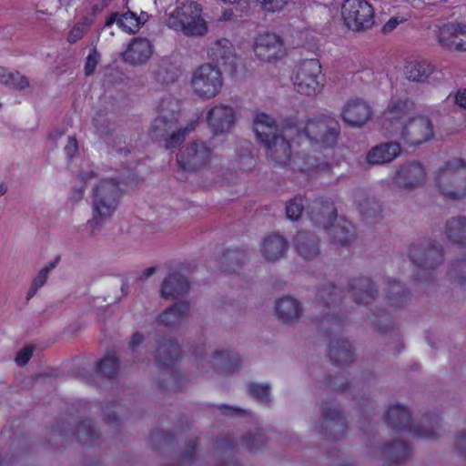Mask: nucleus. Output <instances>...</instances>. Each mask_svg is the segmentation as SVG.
Wrapping results in <instances>:
<instances>
[{
  "label": "nucleus",
  "instance_id": "obj_22",
  "mask_svg": "<svg viewBox=\"0 0 466 466\" xmlns=\"http://www.w3.org/2000/svg\"><path fill=\"white\" fill-rule=\"evenodd\" d=\"M426 177V171L420 162H410L401 166L394 175V182L402 188L420 187Z\"/></svg>",
  "mask_w": 466,
  "mask_h": 466
},
{
  "label": "nucleus",
  "instance_id": "obj_16",
  "mask_svg": "<svg viewBox=\"0 0 466 466\" xmlns=\"http://www.w3.org/2000/svg\"><path fill=\"white\" fill-rule=\"evenodd\" d=\"M322 423L320 433L323 440H339L348 429L347 420L335 400L329 398L321 408Z\"/></svg>",
  "mask_w": 466,
  "mask_h": 466
},
{
  "label": "nucleus",
  "instance_id": "obj_41",
  "mask_svg": "<svg viewBox=\"0 0 466 466\" xmlns=\"http://www.w3.org/2000/svg\"><path fill=\"white\" fill-rule=\"evenodd\" d=\"M120 368V361L113 354H108L97 365L96 372L104 378L112 380L116 377Z\"/></svg>",
  "mask_w": 466,
  "mask_h": 466
},
{
  "label": "nucleus",
  "instance_id": "obj_36",
  "mask_svg": "<svg viewBox=\"0 0 466 466\" xmlns=\"http://www.w3.org/2000/svg\"><path fill=\"white\" fill-rule=\"evenodd\" d=\"M445 234L447 238L460 248H466V218H451L446 222Z\"/></svg>",
  "mask_w": 466,
  "mask_h": 466
},
{
  "label": "nucleus",
  "instance_id": "obj_49",
  "mask_svg": "<svg viewBox=\"0 0 466 466\" xmlns=\"http://www.w3.org/2000/svg\"><path fill=\"white\" fill-rule=\"evenodd\" d=\"M260 8L266 13H276L284 9L289 0H256Z\"/></svg>",
  "mask_w": 466,
  "mask_h": 466
},
{
  "label": "nucleus",
  "instance_id": "obj_23",
  "mask_svg": "<svg viewBox=\"0 0 466 466\" xmlns=\"http://www.w3.org/2000/svg\"><path fill=\"white\" fill-rule=\"evenodd\" d=\"M173 99L168 97L162 99L157 107V116L151 126L149 136L152 139L158 140L166 137V135L173 129L178 121L177 114L172 110L168 115H164V106H169L173 104Z\"/></svg>",
  "mask_w": 466,
  "mask_h": 466
},
{
  "label": "nucleus",
  "instance_id": "obj_53",
  "mask_svg": "<svg viewBox=\"0 0 466 466\" xmlns=\"http://www.w3.org/2000/svg\"><path fill=\"white\" fill-rule=\"evenodd\" d=\"M64 150L69 159L78 152V144L76 137H69L67 145L65 147Z\"/></svg>",
  "mask_w": 466,
  "mask_h": 466
},
{
  "label": "nucleus",
  "instance_id": "obj_20",
  "mask_svg": "<svg viewBox=\"0 0 466 466\" xmlns=\"http://www.w3.org/2000/svg\"><path fill=\"white\" fill-rule=\"evenodd\" d=\"M234 109L224 104L213 106L207 114V122L214 135L227 133L235 123Z\"/></svg>",
  "mask_w": 466,
  "mask_h": 466
},
{
  "label": "nucleus",
  "instance_id": "obj_2",
  "mask_svg": "<svg viewBox=\"0 0 466 466\" xmlns=\"http://www.w3.org/2000/svg\"><path fill=\"white\" fill-rule=\"evenodd\" d=\"M304 198L300 195L294 197L286 205V215L290 220H298L304 209L310 221L324 230H330V241L333 245L349 247L354 240L355 229L350 221L345 218H338L337 208L333 200L328 198H319L305 207Z\"/></svg>",
  "mask_w": 466,
  "mask_h": 466
},
{
  "label": "nucleus",
  "instance_id": "obj_13",
  "mask_svg": "<svg viewBox=\"0 0 466 466\" xmlns=\"http://www.w3.org/2000/svg\"><path fill=\"white\" fill-rule=\"evenodd\" d=\"M345 25L354 32H364L374 25V8L366 0H345L341 6Z\"/></svg>",
  "mask_w": 466,
  "mask_h": 466
},
{
  "label": "nucleus",
  "instance_id": "obj_7",
  "mask_svg": "<svg viewBox=\"0 0 466 466\" xmlns=\"http://www.w3.org/2000/svg\"><path fill=\"white\" fill-rule=\"evenodd\" d=\"M122 196L123 190L118 177L100 180L93 189V218L89 220V228H92V231L113 216L120 204Z\"/></svg>",
  "mask_w": 466,
  "mask_h": 466
},
{
  "label": "nucleus",
  "instance_id": "obj_30",
  "mask_svg": "<svg viewBox=\"0 0 466 466\" xmlns=\"http://www.w3.org/2000/svg\"><path fill=\"white\" fill-rule=\"evenodd\" d=\"M294 245L299 255L305 260H310L319 253V240L310 232H299L294 238Z\"/></svg>",
  "mask_w": 466,
  "mask_h": 466
},
{
  "label": "nucleus",
  "instance_id": "obj_60",
  "mask_svg": "<svg viewBox=\"0 0 466 466\" xmlns=\"http://www.w3.org/2000/svg\"><path fill=\"white\" fill-rule=\"evenodd\" d=\"M399 25V21L395 17H391L382 27L383 33H389L395 29Z\"/></svg>",
  "mask_w": 466,
  "mask_h": 466
},
{
  "label": "nucleus",
  "instance_id": "obj_21",
  "mask_svg": "<svg viewBox=\"0 0 466 466\" xmlns=\"http://www.w3.org/2000/svg\"><path fill=\"white\" fill-rule=\"evenodd\" d=\"M371 116V107L360 98L350 99L341 111L342 120L350 127L363 126Z\"/></svg>",
  "mask_w": 466,
  "mask_h": 466
},
{
  "label": "nucleus",
  "instance_id": "obj_56",
  "mask_svg": "<svg viewBox=\"0 0 466 466\" xmlns=\"http://www.w3.org/2000/svg\"><path fill=\"white\" fill-rule=\"evenodd\" d=\"M144 341V336L140 332H135L129 341V348L134 350Z\"/></svg>",
  "mask_w": 466,
  "mask_h": 466
},
{
  "label": "nucleus",
  "instance_id": "obj_11",
  "mask_svg": "<svg viewBox=\"0 0 466 466\" xmlns=\"http://www.w3.org/2000/svg\"><path fill=\"white\" fill-rule=\"evenodd\" d=\"M409 258L417 268L416 279L428 281L432 271L443 261L444 253L435 241L423 239L410 245Z\"/></svg>",
  "mask_w": 466,
  "mask_h": 466
},
{
  "label": "nucleus",
  "instance_id": "obj_10",
  "mask_svg": "<svg viewBox=\"0 0 466 466\" xmlns=\"http://www.w3.org/2000/svg\"><path fill=\"white\" fill-rule=\"evenodd\" d=\"M291 81L294 90L299 95L314 96L319 94L325 86L319 60L310 58L299 62L293 70Z\"/></svg>",
  "mask_w": 466,
  "mask_h": 466
},
{
  "label": "nucleus",
  "instance_id": "obj_5",
  "mask_svg": "<svg viewBox=\"0 0 466 466\" xmlns=\"http://www.w3.org/2000/svg\"><path fill=\"white\" fill-rule=\"evenodd\" d=\"M253 128L260 144L266 148V156L274 164L286 167L291 162V145L285 135L279 134V127L269 115H256Z\"/></svg>",
  "mask_w": 466,
  "mask_h": 466
},
{
  "label": "nucleus",
  "instance_id": "obj_48",
  "mask_svg": "<svg viewBox=\"0 0 466 466\" xmlns=\"http://www.w3.org/2000/svg\"><path fill=\"white\" fill-rule=\"evenodd\" d=\"M116 402H106L103 406L104 420L109 426L116 425L121 421V418L118 416V410H116Z\"/></svg>",
  "mask_w": 466,
  "mask_h": 466
},
{
  "label": "nucleus",
  "instance_id": "obj_8",
  "mask_svg": "<svg viewBox=\"0 0 466 466\" xmlns=\"http://www.w3.org/2000/svg\"><path fill=\"white\" fill-rule=\"evenodd\" d=\"M435 185L447 199L458 200L466 197V162L461 158L446 161L436 171Z\"/></svg>",
  "mask_w": 466,
  "mask_h": 466
},
{
  "label": "nucleus",
  "instance_id": "obj_34",
  "mask_svg": "<svg viewBox=\"0 0 466 466\" xmlns=\"http://www.w3.org/2000/svg\"><path fill=\"white\" fill-rule=\"evenodd\" d=\"M288 248V241L281 236L271 234L261 244V252L265 259L276 261L282 258Z\"/></svg>",
  "mask_w": 466,
  "mask_h": 466
},
{
  "label": "nucleus",
  "instance_id": "obj_28",
  "mask_svg": "<svg viewBox=\"0 0 466 466\" xmlns=\"http://www.w3.org/2000/svg\"><path fill=\"white\" fill-rule=\"evenodd\" d=\"M353 198L360 214L364 219L382 218L381 205L376 199L370 198L365 189H356L353 192Z\"/></svg>",
  "mask_w": 466,
  "mask_h": 466
},
{
  "label": "nucleus",
  "instance_id": "obj_50",
  "mask_svg": "<svg viewBox=\"0 0 466 466\" xmlns=\"http://www.w3.org/2000/svg\"><path fill=\"white\" fill-rule=\"evenodd\" d=\"M87 30V18L83 17L80 23H77L73 26L70 30L67 41L70 43H76L77 40L81 39Z\"/></svg>",
  "mask_w": 466,
  "mask_h": 466
},
{
  "label": "nucleus",
  "instance_id": "obj_52",
  "mask_svg": "<svg viewBox=\"0 0 466 466\" xmlns=\"http://www.w3.org/2000/svg\"><path fill=\"white\" fill-rule=\"evenodd\" d=\"M34 352L33 346L25 347L15 357V362L18 366H25L32 358Z\"/></svg>",
  "mask_w": 466,
  "mask_h": 466
},
{
  "label": "nucleus",
  "instance_id": "obj_54",
  "mask_svg": "<svg viewBox=\"0 0 466 466\" xmlns=\"http://www.w3.org/2000/svg\"><path fill=\"white\" fill-rule=\"evenodd\" d=\"M454 101L457 106L466 109V88L458 89L455 96Z\"/></svg>",
  "mask_w": 466,
  "mask_h": 466
},
{
  "label": "nucleus",
  "instance_id": "obj_1",
  "mask_svg": "<svg viewBox=\"0 0 466 466\" xmlns=\"http://www.w3.org/2000/svg\"><path fill=\"white\" fill-rule=\"evenodd\" d=\"M345 292L353 299L356 304L370 307L375 317L373 322L383 335L394 330L390 312L404 308L410 299V291L400 282L389 279L384 298L385 309H372L371 306L376 300L378 290L374 288L371 279L360 277L350 282L347 290L339 289L333 283L324 285L318 291V303L328 309H336L341 305Z\"/></svg>",
  "mask_w": 466,
  "mask_h": 466
},
{
  "label": "nucleus",
  "instance_id": "obj_3",
  "mask_svg": "<svg viewBox=\"0 0 466 466\" xmlns=\"http://www.w3.org/2000/svg\"><path fill=\"white\" fill-rule=\"evenodd\" d=\"M413 107L409 98L391 99L383 112V127L390 135L399 134L404 143L419 146L433 137L432 123L427 116H416L404 123L403 119Z\"/></svg>",
  "mask_w": 466,
  "mask_h": 466
},
{
  "label": "nucleus",
  "instance_id": "obj_55",
  "mask_svg": "<svg viewBox=\"0 0 466 466\" xmlns=\"http://www.w3.org/2000/svg\"><path fill=\"white\" fill-rule=\"evenodd\" d=\"M218 410L224 415H235V414L238 415V414H242L245 412L241 409L234 408V407L228 406V405H220L218 407Z\"/></svg>",
  "mask_w": 466,
  "mask_h": 466
},
{
  "label": "nucleus",
  "instance_id": "obj_6",
  "mask_svg": "<svg viewBox=\"0 0 466 466\" xmlns=\"http://www.w3.org/2000/svg\"><path fill=\"white\" fill-rule=\"evenodd\" d=\"M384 420L389 428L396 431H408L420 439L433 440L441 436L437 432L441 428L442 421L439 414L427 413L422 417L423 425L416 424L412 421L409 410L399 403L389 407Z\"/></svg>",
  "mask_w": 466,
  "mask_h": 466
},
{
  "label": "nucleus",
  "instance_id": "obj_40",
  "mask_svg": "<svg viewBox=\"0 0 466 466\" xmlns=\"http://www.w3.org/2000/svg\"><path fill=\"white\" fill-rule=\"evenodd\" d=\"M0 83L15 89H24L28 86V79L19 72H9L6 68L0 66Z\"/></svg>",
  "mask_w": 466,
  "mask_h": 466
},
{
  "label": "nucleus",
  "instance_id": "obj_31",
  "mask_svg": "<svg viewBox=\"0 0 466 466\" xmlns=\"http://www.w3.org/2000/svg\"><path fill=\"white\" fill-rule=\"evenodd\" d=\"M115 23L119 28L128 34L137 33L141 25H144L142 17H138L136 13L130 10L120 15L118 13H111L106 20L105 26H111Z\"/></svg>",
  "mask_w": 466,
  "mask_h": 466
},
{
  "label": "nucleus",
  "instance_id": "obj_35",
  "mask_svg": "<svg viewBox=\"0 0 466 466\" xmlns=\"http://www.w3.org/2000/svg\"><path fill=\"white\" fill-rule=\"evenodd\" d=\"M275 312L283 323H289L299 317L300 303L290 296L283 297L276 301Z\"/></svg>",
  "mask_w": 466,
  "mask_h": 466
},
{
  "label": "nucleus",
  "instance_id": "obj_59",
  "mask_svg": "<svg viewBox=\"0 0 466 466\" xmlns=\"http://www.w3.org/2000/svg\"><path fill=\"white\" fill-rule=\"evenodd\" d=\"M325 167H327V169L330 168V167L329 165H326V164L325 165H320V164L313 165V164H311V167H309V165H305L303 167H300L299 169L303 173H308V172L312 171L314 168L322 171V170L325 169Z\"/></svg>",
  "mask_w": 466,
  "mask_h": 466
},
{
  "label": "nucleus",
  "instance_id": "obj_25",
  "mask_svg": "<svg viewBox=\"0 0 466 466\" xmlns=\"http://www.w3.org/2000/svg\"><path fill=\"white\" fill-rule=\"evenodd\" d=\"M153 53L151 42L143 37H135L123 52L122 58L132 66L146 63Z\"/></svg>",
  "mask_w": 466,
  "mask_h": 466
},
{
  "label": "nucleus",
  "instance_id": "obj_18",
  "mask_svg": "<svg viewBox=\"0 0 466 466\" xmlns=\"http://www.w3.org/2000/svg\"><path fill=\"white\" fill-rule=\"evenodd\" d=\"M209 58L224 71L233 76L238 69V56L234 53V46L227 38L217 40L208 50Z\"/></svg>",
  "mask_w": 466,
  "mask_h": 466
},
{
  "label": "nucleus",
  "instance_id": "obj_24",
  "mask_svg": "<svg viewBox=\"0 0 466 466\" xmlns=\"http://www.w3.org/2000/svg\"><path fill=\"white\" fill-rule=\"evenodd\" d=\"M439 42L445 48L466 51V25L452 23L443 25L440 30Z\"/></svg>",
  "mask_w": 466,
  "mask_h": 466
},
{
  "label": "nucleus",
  "instance_id": "obj_62",
  "mask_svg": "<svg viewBox=\"0 0 466 466\" xmlns=\"http://www.w3.org/2000/svg\"><path fill=\"white\" fill-rule=\"evenodd\" d=\"M156 271V268L155 267H149L147 268H146L142 275L140 276L139 279H147L148 277H150L151 275H153Z\"/></svg>",
  "mask_w": 466,
  "mask_h": 466
},
{
  "label": "nucleus",
  "instance_id": "obj_47",
  "mask_svg": "<svg viewBox=\"0 0 466 466\" xmlns=\"http://www.w3.org/2000/svg\"><path fill=\"white\" fill-rule=\"evenodd\" d=\"M325 388H331L334 391L339 392H347L350 389L357 388V385L351 384L346 377L344 376H336V377H328L325 381Z\"/></svg>",
  "mask_w": 466,
  "mask_h": 466
},
{
  "label": "nucleus",
  "instance_id": "obj_61",
  "mask_svg": "<svg viewBox=\"0 0 466 466\" xmlns=\"http://www.w3.org/2000/svg\"><path fill=\"white\" fill-rule=\"evenodd\" d=\"M204 352H205V345L197 346L193 350V355H195V357L198 360H202L203 359Z\"/></svg>",
  "mask_w": 466,
  "mask_h": 466
},
{
  "label": "nucleus",
  "instance_id": "obj_17",
  "mask_svg": "<svg viewBox=\"0 0 466 466\" xmlns=\"http://www.w3.org/2000/svg\"><path fill=\"white\" fill-rule=\"evenodd\" d=\"M212 152L203 142H192L180 149L177 156L178 168L192 173L207 167L211 160Z\"/></svg>",
  "mask_w": 466,
  "mask_h": 466
},
{
  "label": "nucleus",
  "instance_id": "obj_12",
  "mask_svg": "<svg viewBox=\"0 0 466 466\" xmlns=\"http://www.w3.org/2000/svg\"><path fill=\"white\" fill-rule=\"evenodd\" d=\"M324 319L335 326L328 327L325 333L329 339V357L336 367L348 366L355 360L351 343L339 336V328L345 323V316L339 313L326 314Z\"/></svg>",
  "mask_w": 466,
  "mask_h": 466
},
{
  "label": "nucleus",
  "instance_id": "obj_27",
  "mask_svg": "<svg viewBox=\"0 0 466 466\" xmlns=\"http://www.w3.org/2000/svg\"><path fill=\"white\" fill-rule=\"evenodd\" d=\"M238 353L229 350H216L212 356V369L218 374L228 375L241 369Z\"/></svg>",
  "mask_w": 466,
  "mask_h": 466
},
{
  "label": "nucleus",
  "instance_id": "obj_51",
  "mask_svg": "<svg viewBox=\"0 0 466 466\" xmlns=\"http://www.w3.org/2000/svg\"><path fill=\"white\" fill-rule=\"evenodd\" d=\"M198 443V441L197 438L192 439L188 441L187 448L181 456V465L185 463L191 464L194 461Z\"/></svg>",
  "mask_w": 466,
  "mask_h": 466
},
{
  "label": "nucleus",
  "instance_id": "obj_45",
  "mask_svg": "<svg viewBox=\"0 0 466 466\" xmlns=\"http://www.w3.org/2000/svg\"><path fill=\"white\" fill-rule=\"evenodd\" d=\"M248 393L259 403L268 404L271 400L270 387L268 384L249 383L248 385Z\"/></svg>",
  "mask_w": 466,
  "mask_h": 466
},
{
  "label": "nucleus",
  "instance_id": "obj_39",
  "mask_svg": "<svg viewBox=\"0 0 466 466\" xmlns=\"http://www.w3.org/2000/svg\"><path fill=\"white\" fill-rule=\"evenodd\" d=\"M214 447L227 458L225 463H220L217 466H241L238 461H234L232 458L238 447V442L235 438H217L214 442Z\"/></svg>",
  "mask_w": 466,
  "mask_h": 466
},
{
  "label": "nucleus",
  "instance_id": "obj_58",
  "mask_svg": "<svg viewBox=\"0 0 466 466\" xmlns=\"http://www.w3.org/2000/svg\"><path fill=\"white\" fill-rule=\"evenodd\" d=\"M456 447L460 451L466 453V431H463L457 436Z\"/></svg>",
  "mask_w": 466,
  "mask_h": 466
},
{
  "label": "nucleus",
  "instance_id": "obj_42",
  "mask_svg": "<svg viewBox=\"0 0 466 466\" xmlns=\"http://www.w3.org/2000/svg\"><path fill=\"white\" fill-rule=\"evenodd\" d=\"M198 120H191L184 128H179L165 138V147L167 149H175L178 147L185 140L186 135L194 131L197 127Z\"/></svg>",
  "mask_w": 466,
  "mask_h": 466
},
{
  "label": "nucleus",
  "instance_id": "obj_14",
  "mask_svg": "<svg viewBox=\"0 0 466 466\" xmlns=\"http://www.w3.org/2000/svg\"><path fill=\"white\" fill-rule=\"evenodd\" d=\"M158 347L156 350L155 358L159 367L170 374L172 380L171 389L174 391H181L184 390V376L174 370V365L181 357V350L174 339L159 337L157 339Z\"/></svg>",
  "mask_w": 466,
  "mask_h": 466
},
{
  "label": "nucleus",
  "instance_id": "obj_32",
  "mask_svg": "<svg viewBox=\"0 0 466 466\" xmlns=\"http://www.w3.org/2000/svg\"><path fill=\"white\" fill-rule=\"evenodd\" d=\"M381 451L387 455V466H400L410 453V447L401 440H394L382 445Z\"/></svg>",
  "mask_w": 466,
  "mask_h": 466
},
{
  "label": "nucleus",
  "instance_id": "obj_64",
  "mask_svg": "<svg viewBox=\"0 0 466 466\" xmlns=\"http://www.w3.org/2000/svg\"><path fill=\"white\" fill-rule=\"evenodd\" d=\"M74 193L76 195L77 200L82 199L85 194V187H81L79 189L74 188Z\"/></svg>",
  "mask_w": 466,
  "mask_h": 466
},
{
  "label": "nucleus",
  "instance_id": "obj_4",
  "mask_svg": "<svg viewBox=\"0 0 466 466\" xmlns=\"http://www.w3.org/2000/svg\"><path fill=\"white\" fill-rule=\"evenodd\" d=\"M284 131L290 132L294 129L299 138H306L311 144L321 148H333L338 142L340 133L339 122L327 115L319 114L307 121L305 125L295 118L285 121Z\"/></svg>",
  "mask_w": 466,
  "mask_h": 466
},
{
  "label": "nucleus",
  "instance_id": "obj_38",
  "mask_svg": "<svg viewBox=\"0 0 466 466\" xmlns=\"http://www.w3.org/2000/svg\"><path fill=\"white\" fill-rule=\"evenodd\" d=\"M433 72V66L425 61H412L405 66L407 79L416 82H424Z\"/></svg>",
  "mask_w": 466,
  "mask_h": 466
},
{
  "label": "nucleus",
  "instance_id": "obj_37",
  "mask_svg": "<svg viewBox=\"0 0 466 466\" xmlns=\"http://www.w3.org/2000/svg\"><path fill=\"white\" fill-rule=\"evenodd\" d=\"M247 252L245 249H228L221 257V269L227 273H236L245 264Z\"/></svg>",
  "mask_w": 466,
  "mask_h": 466
},
{
  "label": "nucleus",
  "instance_id": "obj_44",
  "mask_svg": "<svg viewBox=\"0 0 466 466\" xmlns=\"http://www.w3.org/2000/svg\"><path fill=\"white\" fill-rule=\"evenodd\" d=\"M241 443L248 451L257 452L266 445L264 433L262 431L247 433L243 436Z\"/></svg>",
  "mask_w": 466,
  "mask_h": 466
},
{
  "label": "nucleus",
  "instance_id": "obj_57",
  "mask_svg": "<svg viewBox=\"0 0 466 466\" xmlns=\"http://www.w3.org/2000/svg\"><path fill=\"white\" fill-rule=\"evenodd\" d=\"M99 55L96 49L89 52V76L93 74L97 63Z\"/></svg>",
  "mask_w": 466,
  "mask_h": 466
},
{
  "label": "nucleus",
  "instance_id": "obj_46",
  "mask_svg": "<svg viewBox=\"0 0 466 466\" xmlns=\"http://www.w3.org/2000/svg\"><path fill=\"white\" fill-rule=\"evenodd\" d=\"M448 275L451 280L460 285L466 284V258L457 259L452 262Z\"/></svg>",
  "mask_w": 466,
  "mask_h": 466
},
{
  "label": "nucleus",
  "instance_id": "obj_9",
  "mask_svg": "<svg viewBox=\"0 0 466 466\" xmlns=\"http://www.w3.org/2000/svg\"><path fill=\"white\" fill-rule=\"evenodd\" d=\"M167 25L187 36H201L208 32L207 23L202 17V6L189 0L176 7L168 15Z\"/></svg>",
  "mask_w": 466,
  "mask_h": 466
},
{
  "label": "nucleus",
  "instance_id": "obj_63",
  "mask_svg": "<svg viewBox=\"0 0 466 466\" xmlns=\"http://www.w3.org/2000/svg\"><path fill=\"white\" fill-rule=\"evenodd\" d=\"M88 434H89V448L92 446V441L93 440L95 439L96 437V430L95 428L92 426L91 424V421L89 420V431H88Z\"/></svg>",
  "mask_w": 466,
  "mask_h": 466
},
{
  "label": "nucleus",
  "instance_id": "obj_43",
  "mask_svg": "<svg viewBox=\"0 0 466 466\" xmlns=\"http://www.w3.org/2000/svg\"><path fill=\"white\" fill-rule=\"evenodd\" d=\"M59 259V257L56 258L54 261L49 262L39 271L38 275L33 279L32 285L27 293V299H30L36 291L44 286L46 282L48 273L56 266Z\"/></svg>",
  "mask_w": 466,
  "mask_h": 466
},
{
  "label": "nucleus",
  "instance_id": "obj_26",
  "mask_svg": "<svg viewBox=\"0 0 466 466\" xmlns=\"http://www.w3.org/2000/svg\"><path fill=\"white\" fill-rule=\"evenodd\" d=\"M190 285L179 272H170L161 285V297L165 299H178L187 294Z\"/></svg>",
  "mask_w": 466,
  "mask_h": 466
},
{
  "label": "nucleus",
  "instance_id": "obj_15",
  "mask_svg": "<svg viewBox=\"0 0 466 466\" xmlns=\"http://www.w3.org/2000/svg\"><path fill=\"white\" fill-rule=\"evenodd\" d=\"M223 79L221 71L210 64L198 67L191 78V86L194 93L206 99L215 97L221 90Z\"/></svg>",
  "mask_w": 466,
  "mask_h": 466
},
{
  "label": "nucleus",
  "instance_id": "obj_19",
  "mask_svg": "<svg viewBox=\"0 0 466 466\" xmlns=\"http://www.w3.org/2000/svg\"><path fill=\"white\" fill-rule=\"evenodd\" d=\"M256 56L263 61L271 62L284 55V43L280 36L273 33L258 34L254 43Z\"/></svg>",
  "mask_w": 466,
  "mask_h": 466
},
{
  "label": "nucleus",
  "instance_id": "obj_33",
  "mask_svg": "<svg viewBox=\"0 0 466 466\" xmlns=\"http://www.w3.org/2000/svg\"><path fill=\"white\" fill-rule=\"evenodd\" d=\"M188 302H177L166 309L158 317V322L166 327H175L189 317Z\"/></svg>",
  "mask_w": 466,
  "mask_h": 466
},
{
  "label": "nucleus",
  "instance_id": "obj_29",
  "mask_svg": "<svg viewBox=\"0 0 466 466\" xmlns=\"http://www.w3.org/2000/svg\"><path fill=\"white\" fill-rule=\"evenodd\" d=\"M400 153V146L397 142L381 143L372 147L367 154V162L371 165H381L391 162Z\"/></svg>",
  "mask_w": 466,
  "mask_h": 466
}]
</instances>
